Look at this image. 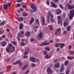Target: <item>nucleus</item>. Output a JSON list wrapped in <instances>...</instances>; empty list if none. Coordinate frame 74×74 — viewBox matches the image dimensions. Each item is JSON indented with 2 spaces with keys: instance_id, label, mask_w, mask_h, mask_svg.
Instances as JSON below:
<instances>
[{
  "instance_id": "2eb2a0df",
  "label": "nucleus",
  "mask_w": 74,
  "mask_h": 74,
  "mask_svg": "<svg viewBox=\"0 0 74 74\" xmlns=\"http://www.w3.org/2000/svg\"><path fill=\"white\" fill-rule=\"evenodd\" d=\"M1 45L2 47H4L7 45V42L5 41H3L1 43Z\"/></svg>"
},
{
  "instance_id": "4468645a",
  "label": "nucleus",
  "mask_w": 74,
  "mask_h": 74,
  "mask_svg": "<svg viewBox=\"0 0 74 74\" xmlns=\"http://www.w3.org/2000/svg\"><path fill=\"white\" fill-rule=\"evenodd\" d=\"M49 45V43H47L45 42H42V43L40 45V46L42 47V46H46V45Z\"/></svg>"
},
{
  "instance_id": "bb28decb",
  "label": "nucleus",
  "mask_w": 74,
  "mask_h": 74,
  "mask_svg": "<svg viewBox=\"0 0 74 74\" xmlns=\"http://www.w3.org/2000/svg\"><path fill=\"white\" fill-rule=\"evenodd\" d=\"M45 50L46 51L49 52V51H50L51 50V49L49 47H47L45 48Z\"/></svg>"
},
{
  "instance_id": "e2e57ef3",
  "label": "nucleus",
  "mask_w": 74,
  "mask_h": 74,
  "mask_svg": "<svg viewBox=\"0 0 74 74\" xmlns=\"http://www.w3.org/2000/svg\"><path fill=\"white\" fill-rule=\"evenodd\" d=\"M27 53H28V52H25V53L24 54V55L25 56H26V55H27Z\"/></svg>"
},
{
  "instance_id": "864d4df0",
  "label": "nucleus",
  "mask_w": 74,
  "mask_h": 74,
  "mask_svg": "<svg viewBox=\"0 0 74 74\" xmlns=\"http://www.w3.org/2000/svg\"><path fill=\"white\" fill-rule=\"evenodd\" d=\"M23 58L24 59H26V58H28V56H24L23 57Z\"/></svg>"
},
{
  "instance_id": "a878e982",
  "label": "nucleus",
  "mask_w": 74,
  "mask_h": 74,
  "mask_svg": "<svg viewBox=\"0 0 74 74\" xmlns=\"http://www.w3.org/2000/svg\"><path fill=\"white\" fill-rule=\"evenodd\" d=\"M48 15L49 16H50L51 17H53L54 16L53 15L51 14V12L50 11H49Z\"/></svg>"
},
{
  "instance_id": "ea45409f",
  "label": "nucleus",
  "mask_w": 74,
  "mask_h": 74,
  "mask_svg": "<svg viewBox=\"0 0 74 74\" xmlns=\"http://www.w3.org/2000/svg\"><path fill=\"white\" fill-rule=\"evenodd\" d=\"M20 44L22 45V46H24V45H25V43H24V42H21L20 43Z\"/></svg>"
},
{
  "instance_id": "c9c22d12",
  "label": "nucleus",
  "mask_w": 74,
  "mask_h": 74,
  "mask_svg": "<svg viewBox=\"0 0 74 74\" xmlns=\"http://www.w3.org/2000/svg\"><path fill=\"white\" fill-rule=\"evenodd\" d=\"M43 53L44 55H47V51H43Z\"/></svg>"
},
{
  "instance_id": "f8f14e48",
  "label": "nucleus",
  "mask_w": 74,
  "mask_h": 74,
  "mask_svg": "<svg viewBox=\"0 0 74 74\" xmlns=\"http://www.w3.org/2000/svg\"><path fill=\"white\" fill-rule=\"evenodd\" d=\"M65 68L64 67V64H62L61 65V66L60 68V71L61 73H62L64 71V70Z\"/></svg>"
},
{
  "instance_id": "0e129e2a",
  "label": "nucleus",
  "mask_w": 74,
  "mask_h": 74,
  "mask_svg": "<svg viewBox=\"0 0 74 74\" xmlns=\"http://www.w3.org/2000/svg\"><path fill=\"white\" fill-rule=\"evenodd\" d=\"M2 37L3 38H5V35H3Z\"/></svg>"
},
{
  "instance_id": "49530a36",
  "label": "nucleus",
  "mask_w": 74,
  "mask_h": 74,
  "mask_svg": "<svg viewBox=\"0 0 74 74\" xmlns=\"http://www.w3.org/2000/svg\"><path fill=\"white\" fill-rule=\"evenodd\" d=\"M5 22L3 21V22H1V23H0V25H2V24H3V25H2V26H3V25H5V23H4Z\"/></svg>"
},
{
  "instance_id": "ddd939ff",
  "label": "nucleus",
  "mask_w": 74,
  "mask_h": 74,
  "mask_svg": "<svg viewBox=\"0 0 74 74\" xmlns=\"http://www.w3.org/2000/svg\"><path fill=\"white\" fill-rule=\"evenodd\" d=\"M56 12L57 15H59V14H60L62 10L60 9H58L56 10Z\"/></svg>"
},
{
  "instance_id": "e433bc0d",
  "label": "nucleus",
  "mask_w": 74,
  "mask_h": 74,
  "mask_svg": "<svg viewBox=\"0 0 74 74\" xmlns=\"http://www.w3.org/2000/svg\"><path fill=\"white\" fill-rule=\"evenodd\" d=\"M66 29L67 31H69L70 30V26H69L66 28Z\"/></svg>"
},
{
  "instance_id": "c85d7f7f",
  "label": "nucleus",
  "mask_w": 74,
  "mask_h": 74,
  "mask_svg": "<svg viewBox=\"0 0 74 74\" xmlns=\"http://www.w3.org/2000/svg\"><path fill=\"white\" fill-rule=\"evenodd\" d=\"M53 17H51L50 19V21L51 22H53V23L54 22H55V21L54 20H53Z\"/></svg>"
},
{
  "instance_id": "3c124183",
  "label": "nucleus",
  "mask_w": 74,
  "mask_h": 74,
  "mask_svg": "<svg viewBox=\"0 0 74 74\" xmlns=\"http://www.w3.org/2000/svg\"><path fill=\"white\" fill-rule=\"evenodd\" d=\"M54 63H56V62H58V59H55V60H53Z\"/></svg>"
},
{
  "instance_id": "412c9836",
  "label": "nucleus",
  "mask_w": 74,
  "mask_h": 74,
  "mask_svg": "<svg viewBox=\"0 0 74 74\" xmlns=\"http://www.w3.org/2000/svg\"><path fill=\"white\" fill-rule=\"evenodd\" d=\"M18 21L19 22H22L23 21V18L22 17H20L18 18Z\"/></svg>"
},
{
  "instance_id": "f257e3e1",
  "label": "nucleus",
  "mask_w": 74,
  "mask_h": 74,
  "mask_svg": "<svg viewBox=\"0 0 74 74\" xmlns=\"http://www.w3.org/2000/svg\"><path fill=\"white\" fill-rule=\"evenodd\" d=\"M11 47H12V50H11V52L10 51V48H6V50L7 53H12V52H14L15 51V47L14 46H12V44L10 43L9 45V48H11Z\"/></svg>"
},
{
  "instance_id": "aec40b11",
  "label": "nucleus",
  "mask_w": 74,
  "mask_h": 74,
  "mask_svg": "<svg viewBox=\"0 0 74 74\" xmlns=\"http://www.w3.org/2000/svg\"><path fill=\"white\" fill-rule=\"evenodd\" d=\"M8 7V5L7 4H5L3 5V8L5 10H6L7 9V8Z\"/></svg>"
},
{
  "instance_id": "5fc2aeb1",
  "label": "nucleus",
  "mask_w": 74,
  "mask_h": 74,
  "mask_svg": "<svg viewBox=\"0 0 74 74\" xmlns=\"http://www.w3.org/2000/svg\"><path fill=\"white\" fill-rule=\"evenodd\" d=\"M20 32L21 34H24V32L23 31H21Z\"/></svg>"
},
{
  "instance_id": "4d7b16f0",
  "label": "nucleus",
  "mask_w": 74,
  "mask_h": 74,
  "mask_svg": "<svg viewBox=\"0 0 74 74\" xmlns=\"http://www.w3.org/2000/svg\"><path fill=\"white\" fill-rule=\"evenodd\" d=\"M17 64H18L17 63V62H15L14 63H13V64H14V65H16Z\"/></svg>"
},
{
  "instance_id": "680f3d73",
  "label": "nucleus",
  "mask_w": 74,
  "mask_h": 74,
  "mask_svg": "<svg viewBox=\"0 0 74 74\" xmlns=\"http://www.w3.org/2000/svg\"><path fill=\"white\" fill-rule=\"evenodd\" d=\"M71 45H70L69 46V49H71Z\"/></svg>"
},
{
  "instance_id": "0eeeda50",
  "label": "nucleus",
  "mask_w": 74,
  "mask_h": 74,
  "mask_svg": "<svg viewBox=\"0 0 74 74\" xmlns=\"http://www.w3.org/2000/svg\"><path fill=\"white\" fill-rule=\"evenodd\" d=\"M38 40H40V39H42L43 35H42V33L40 32L38 36Z\"/></svg>"
},
{
  "instance_id": "f704fd0d",
  "label": "nucleus",
  "mask_w": 74,
  "mask_h": 74,
  "mask_svg": "<svg viewBox=\"0 0 74 74\" xmlns=\"http://www.w3.org/2000/svg\"><path fill=\"white\" fill-rule=\"evenodd\" d=\"M22 15L23 16H27V13L23 14Z\"/></svg>"
},
{
  "instance_id": "6e6d98bb",
  "label": "nucleus",
  "mask_w": 74,
  "mask_h": 74,
  "mask_svg": "<svg viewBox=\"0 0 74 74\" xmlns=\"http://www.w3.org/2000/svg\"><path fill=\"white\" fill-rule=\"evenodd\" d=\"M59 1V0H54V2L55 3H58Z\"/></svg>"
},
{
  "instance_id": "b1692460",
  "label": "nucleus",
  "mask_w": 74,
  "mask_h": 74,
  "mask_svg": "<svg viewBox=\"0 0 74 74\" xmlns=\"http://www.w3.org/2000/svg\"><path fill=\"white\" fill-rule=\"evenodd\" d=\"M45 58H46V59H50V58H51V56H50L48 57V54H47L45 56Z\"/></svg>"
},
{
  "instance_id": "dca6fc26",
  "label": "nucleus",
  "mask_w": 74,
  "mask_h": 74,
  "mask_svg": "<svg viewBox=\"0 0 74 74\" xmlns=\"http://www.w3.org/2000/svg\"><path fill=\"white\" fill-rule=\"evenodd\" d=\"M25 36L26 37H30V32H29L27 31L25 34Z\"/></svg>"
},
{
  "instance_id": "423d86ee",
  "label": "nucleus",
  "mask_w": 74,
  "mask_h": 74,
  "mask_svg": "<svg viewBox=\"0 0 74 74\" xmlns=\"http://www.w3.org/2000/svg\"><path fill=\"white\" fill-rule=\"evenodd\" d=\"M47 72L48 74H52L53 72L49 67H47Z\"/></svg>"
},
{
  "instance_id": "2f4dec72",
  "label": "nucleus",
  "mask_w": 74,
  "mask_h": 74,
  "mask_svg": "<svg viewBox=\"0 0 74 74\" xmlns=\"http://www.w3.org/2000/svg\"><path fill=\"white\" fill-rule=\"evenodd\" d=\"M48 26H49L50 27V29L51 30V31H52L53 30V27H52V26L51 25H49Z\"/></svg>"
},
{
  "instance_id": "052dcab7",
  "label": "nucleus",
  "mask_w": 74,
  "mask_h": 74,
  "mask_svg": "<svg viewBox=\"0 0 74 74\" xmlns=\"http://www.w3.org/2000/svg\"><path fill=\"white\" fill-rule=\"evenodd\" d=\"M6 31L7 32H10V29H6Z\"/></svg>"
},
{
  "instance_id": "6e6552de",
  "label": "nucleus",
  "mask_w": 74,
  "mask_h": 74,
  "mask_svg": "<svg viewBox=\"0 0 74 74\" xmlns=\"http://www.w3.org/2000/svg\"><path fill=\"white\" fill-rule=\"evenodd\" d=\"M61 31V28H58L57 29L55 32V35H58V34L59 33L60 34H61V32L60 31Z\"/></svg>"
},
{
  "instance_id": "a19ab883",
  "label": "nucleus",
  "mask_w": 74,
  "mask_h": 74,
  "mask_svg": "<svg viewBox=\"0 0 74 74\" xmlns=\"http://www.w3.org/2000/svg\"><path fill=\"white\" fill-rule=\"evenodd\" d=\"M22 0H17V3H22Z\"/></svg>"
},
{
  "instance_id": "72a5a7b5",
  "label": "nucleus",
  "mask_w": 74,
  "mask_h": 74,
  "mask_svg": "<svg viewBox=\"0 0 74 74\" xmlns=\"http://www.w3.org/2000/svg\"><path fill=\"white\" fill-rule=\"evenodd\" d=\"M63 25L64 27H66L67 26V23L64 22L63 23Z\"/></svg>"
},
{
  "instance_id": "09e8293b",
  "label": "nucleus",
  "mask_w": 74,
  "mask_h": 74,
  "mask_svg": "<svg viewBox=\"0 0 74 74\" xmlns=\"http://www.w3.org/2000/svg\"><path fill=\"white\" fill-rule=\"evenodd\" d=\"M29 70H27L26 71V72L25 73V74H27V73H29Z\"/></svg>"
},
{
  "instance_id": "69168bd1",
  "label": "nucleus",
  "mask_w": 74,
  "mask_h": 74,
  "mask_svg": "<svg viewBox=\"0 0 74 74\" xmlns=\"http://www.w3.org/2000/svg\"><path fill=\"white\" fill-rule=\"evenodd\" d=\"M47 4L48 5H49V2H47Z\"/></svg>"
},
{
  "instance_id": "1a4fd4ad",
  "label": "nucleus",
  "mask_w": 74,
  "mask_h": 74,
  "mask_svg": "<svg viewBox=\"0 0 74 74\" xmlns=\"http://www.w3.org/2000/svg\"><path fill=\"white\" fill-rule=\"evenodd\" d=\"M51 5L50 6V7H52L53 8H57L58 7V5L53 2H52L51 3Z\"/></svg>"
},
{
  "instance_id": "7c9ffc66",
  "label": "nucleus",
  "mask_w": 74,
  "mask_h": 74,
  "mask_svg": "<svg viewBox=\"0 0 74 74\" xmlns=\"http://www.w3.org/2000/svg\"><path fill=\"white\" fill-rule=\"evenodd\" d=\"M69 53L71 54V55H73L74 53V51H69Z\"/></svg>"
},
{
  "instance_id": "7ed1b4c3",
  "label": "nucleus",
  "mask_w": 74,
  "mask_h": 74,
  "mask_svg": "<svg viewBox=\"0 0 74 74\" xmlns=\"http://www.w3.org/2000/svg\"><path fill=\"white\" fill-rule=\"evenodd\" d=\"M70 15L69 16V17L70 19L71 20L73 18L74 15V10H71L70 11Z\"/></svg>"
},
{
  "instance_id": "9d476101",
  "label": "nucleus",
  "mask_w": 74,
  "mask_h": 74,
  "mask_svg": "<svg viewBox=\"0 0 74 74\" xmlns=\"http://www.w3.org/2000/svg\"><path fill=\"white\" fill-rule=\"evenodd\" d=\"M67 5L68 8L69 10H73L74 8V5H69V3H67Z\"/></svg>"
},
{
  "instance_id": "20e7f679",
  "label": "nucleus",
  "mask_w": 74,
  "mask_h": 74,
  "mask_svg": "<svg viewBox=\"0 0 74 74\" xmlns=\"http://www.w3.org/2000/svg\"><path fill=\"white\" fill-rule=\"evenodd\" d=\"M57 19L58 20V23L60 25H62V19L61 18L60 16H57Z\"/></svg>"
},
{
  "instance_id": "774afa93",
  "label": "nucleus",
  "mask_w": 74,
  "mask_h": 74,
  "mask_svg": "<svg viewBox=\"0 0 74 74\" xmlns=\"http://www.w3.org/2000/svg\"><path fill=\"white\" fill-rule=\"evenodd\" d=\"M59 50H60V48H58L57 49V50L56 51L57 52L58 51H59Z\"/></svg>"
},
{
  "instance_id": "393cba45",
  "label": "nucleus",
  "mask_w": 74,
  "mask_h": 74,
  "mask_svg": "<svg viewBox=\"0 0 74 74\" xmlns=\"http://www.w3.org/2000/svg\"><path fill=\"white\" fill-rule=\"evenodd\" d=\"M28 67V65H25L22 68L23 70H25V69H26Z\"/></svg>"
},
{
  "instance_id": "79ce46f5",
  "label": "nucleus",
  "mask_w": 74,
  "mask_h": 74,
  "mask_svg": "<svg viewBox=\"0 0 74 74\" xmlns=\"http://www.w3.org/2000/svg\"><path fill=\"white\" fill-rule=\"evenodd\" d=\"M72 3H73V1H72V0H70L69 1V2L68 3V4H69H69H71Z\"/></svg>"
},
{
  "instance_id": "13d9d810",
  "label": "nucleus",
  "mask_w": 74,
  "mask_h": 74,
  "mask_svg": "<svg viewBox=\"0 0 74 74\" xmlns=\"http://www.w3.org/2000/svg\"><path fill=\"white\" fill-rule=\"evenodd\" d=\"M18 7H20V6H21V4L20 3H19L17 5Z\"/></svg>"
},
{
  "instance_id": "c756f323",
  "label": "nucleus",
  "mask_w": 74,
  "mask_h": 74,
  "mask_svg": "<svg viewBox=\"0 0 74 74\" xmlns=\"http://www.w3.org/2000/svg\"><path fill=\"white\" fill-rule=\"evenodd\" d=\"M45 19H44V18H43L42 19V25H45Z\"/></svg>"
},
{
  "instance_id": "603ef678",
  "label": "nucleus",
  "mask_w": 74,
  "mask_h": 74,
  "mask_svg": "<svg viewBox=\"0 0 74 74\" xmlns=\"http://www.w3.org/2000/svg\"><path fill=\"white\" fill-rule=\"evenodd\" d=\"M13 44L14 45H16V42L15 41H13Z\"/></svg>"
},
{
  "instance_id": "6ab92c4d",
  "label": "nucleus",
  "mask_w": 74,
  "mask_h": 74,
  "mask_svg": "<svg viewBox=\"0 0 74 74\" xmlns=\"http://www.w3.org/2000/svg\"><path fill=\"white\" fill-rule=\"evenodd\" d=\"M54 67L55 69H56V68L58 69V68H59V64L58 63H57L56 64H55L54 66Z\"/></svg>"
},
{
  "instance_id": "37998d69",
  "label": "nucleus",
  "mask_w": 74,
  "mask_h": 74,
  "mask_svg": "<svg viewBox=\"0 0 74 74\" xmlns=\"http://www.w3.org/2000/svg\"><path fill=\"white\" fill-rule=\"evenodd\" d=\"M32 66L34 67L36 66V64L34 63H33L32 64Z\"/></svg>"
},
{
  "instance_id": "4c0bfd02",
  "label": "nucleus",
  "mask_w": 74,
  "mask_h": 74,
  "mask_svg": "<svg viewBox=\"0 0 74 74\" xmlns=\"http://www.w3.org/2000/svg\"><path fill=\"white\" fill-rule=\"evenodd\" d=\"M59 6L62 10H64V7L62 5H59Z\"/></svg>"
},
{
  "instance_id": "f03ea898",
  "label": "nucleus",
  "mask_w": 74,
  "mask_h": 74,
  "mask_svg": "<svg viewBox=\"0 0 74 74\" xmlns=\"http://www.w3.org/2000/svg\"><path fill=\"white\" fill-rule=\"evenodd\" d=\"M30 7L33 10H30V12H35L34 11H36L37 10V6H35L33 4H31Z\"/></svg>"
},
{
  "instance_id": "8fccbe9b",
  "label": "nucleus",
  "mask_w": 74,
  "mask_h": 74,
  "mask_svg": "<svg viewBox=\"0 0 74 74\" xmlns=\"http://www.w3.org/2000/svg\"><path fill=\"white\" fill-rule=\"evenodd\" d=\"M22 7H23V8H27V5H23Z\"/></svg>"
},
{
  "instance_id": "473e14b6",
  "label": "nucleus",
  "mask_w": 74,
  "mask_h": 74,
  "mask_svg": "<svg viewBox=\"0 0 74 74\" xmlns=\"http://www.w3.org/2000/svg\"><path fill=\"white\" fill-rule=\"evenodd\" d=\"M68 32L67 31L64 30L63 32V34H65L66 35V34H67V33Z\"/></svg>"
},
{
  "instance_id": "5701e85b",
  "label": "nucleus",
  "mask_w": 74,
  "mask_h": 74,
  "mask_svg": "<svg viewBox=\"0 0 74 74\" xmlns=\"http://www.w3.org/2000/svg\"><path fill=\"white\" fill-rule=\"evenodd\" d=\"M70 62V61H69L68 60H66L64 62V64L65 66H66L67 65H68V64H69L68 62Z\"/></svg>"
},
{
  "instance_id": "de8ad7c7",
  "label": "nucleus",
  "mask_w": 74,
  "mask_h": 74,
  "mask_svg": "<svg viewBox=\"0 0 74 74\" xmlns=\"http://www.w3.org/2000/svg\"><path fill=\"white\" fill-rule=\"evenodd\" d=\"M34 18L32 17L31 19V22H34Z\"/></svg>"
},
{
  "instance_id": "9b49d317",
  "label": "nucleus",
  "mask_w": 74,
  "mask_h": 74,
  "mask_svg": "<svg viewBox=\"0 0 74 74\" xmlns=\"http://www.w3.org/2000/svg\"><path fill=\"white\" fill-rule=\"evenodd\" d=\"M30 60L34 63H36V59L34 57H30Z\"/></svg>"
},
{
  "instance_id": "4be33fe9",
  "label": "nucleus",
  "mask_w": 74,
  "mask_h": 74,
  "mask_svg": "<svg viewBox=\"0 0 74 74\" xmlns=\"http://www.w3.org/2000/svg\"><path fill=\"white\" fill-rule=\"evenodd\" d=\"M17 64H19L20 66H21L22 65V64H21V63H22V61H21V60H19L17 61Z\"/></svg>"
},
{
  "instance_id": "39448f33",
  "label": "nucleus",
  "mask_w": 74,
  "mask_h": 74,
  "mask_svg": "<svg viewBox=\"0 0 74 74\" xmlns=\"http://www.w3.org/2000/svg\"><path fill=\"white\" fill-rule=\"evenodd\" d=\"M58 45H60L61 46V47H60L61 49H63V47H64V43H56L55 45V47L58 48V47H59Z\"/></svg>"
},
{
  "instance_id": "a211bd4d",
  "label": "nucleus",
  "mask_w": 74,
  "mask_h": 74,
  "mask_svg": "<svg viewBox=\"0 0 74 74\" xmlns=\"http://www.w3.org/2000/svg\"><path fill=\"white\" fill-rule=\"evenodd\" d=\"M35 23H36V24H37L38 26H40V21H39L38 19L37 18L35 19Z\"/></svg>"
},
{
  "instance_id": "338daca9",
  "label": "nucleus",
  "mask_w": 74,
  "mask_h": 74,
  "mask_svg": "<svg viewBox=\"0 0 74 74\" xmlns=\"http://www.w3.org/2000/svg\"><path fill=\"white\" fill-rule=\"evenodd\" d=\"M18 37H20V35H19V33H18Z\"/></svg>"
},
{
  "instance_id": "c03bdc74",
  "label": "nucleus",
  "mask_w": 74,
  "mask_h": 74,
  "mask_svg": "<svg viewBox=\"0 0 74 74\" xmlns=\"http://www.w3.org/2000/svg\"><path fill=\"white\" fill-rule=\"evenodd\" d=\"M69 73H70V71L67 70L66 72V74H69Z\"/></svg>"
},
{
  "instance_id": "bf43d9fd",
  "label": "nucleus",
  "mask_w": 74,
  "mask_h": 74,
  "mask_svg": "<svg viewBox=\"0 0 74 74\" xmlns=\"http://www.w3.org/2000/svg\"><path fill=\"white\" fill-rule=\"evenodd\" d=\"M34 39L33 38L31 39L30 40V41H31V42H33V41H34Z\"/></svg>"
},
{
  "instance_id": "a18cd8bd",
  "label": "nucleus",
  "mask_w": 74,
  "mask_h": 74,
  "mask_svg": "<svg viewBox=\"0 0 74 74\" xmlns=\"http://www.w3.org/2000/svg\"><path fill=\"white\" fill-rule=\"evenodd\" d=\"M4 33V30H3V31L2 32H1V31H0V35H1L3 34Z\"/></svg>"
},
{
  "instance_id": "cd10ccee",
  "label": "nucleus",
  "mask_w": 74,
  "mask_h": 74,
  "mask_svg": "<svg viewBox=\"0 0 74 74\" xmlns=\"http://www.w3.org/2000/svg\"><path fill=\"white\" fill-rule=\"evenodd\" d=\"M67 59L69 60H72V59H74V57L71 58L70 57L68 56L67 57Z\"/></svg>"
},
{
  "instance_id": "f3484780",
  "label": "nucleus",
  "mask_w": 74,
  "mask_h": 74,
  "mask_svg": "<svg viewBox=\"0 0 74 74\" xmlns=\"http://www.w3.org/2000/svg\"><path fill=\"white\" fill-rule=\"evenodd\" d=\"M23 27V24L22 23H20L19 24V29L20 30H22Z\"/></svg>"
},
{
  "instance_id": "58836bf2",
  "label": "nucleus",
  "mask_w": 74,
  "mask_h": 74,
  "mask_svg": "<svg viewBox=\"0 0 74 74\" xmlns=\"http://www.w3.org/2000/svg\"><path fill=\"white\" fill-rule=\"evenodd\" d=\"M67 9H68V7H67V6H65L64 7V10L65 11H66Z\"/></svg>"
}]
</instances>
